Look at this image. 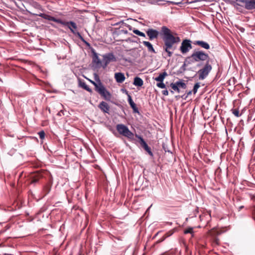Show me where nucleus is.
I'll use <instances>...</instances> for the list:
<instances>
[{
  "label": "nucleus",
  "mask_w": 255,
  "mask_h": 255,
  "mask_svg": "<svg viewBox=\"0 0 255 255\" xmlns=\"http://www.w3.org/2000/svg\"><path fill=\"white\" fill-rule=\"evenodd\" d=\"M116 129L118 132L129 139H133L134 134L128 129L126 125L120 124L116 126Z\"/></svg>",
  "instance_id": "3"
},
{
  "label": "nucleus",
  "mask_w": 255,
  "mask_h": 255,
  "mask_svg": "<svg viewBox=\"0 0 255 255\" xmlns=\"http://www.w3.org/2000/svg\"><path fill=\"white\" fill-rule=\"evenodd\" d=\"M184 233L185 234H192V233H193V228L190 227V228H188L186 229L184 231Z\"/></svg>",
  "instance_id": "29"
},
{
  "label": "nucleus",
  "mask_w": 255,
  "mask_h": 255,
  "mask_svg": "<svg viewBox=\"0 0 255 255\" xmlns=\"http://www.w3.org/2000/svg\"><path fill=\"white\" fill-rule=\"evenodd\" d=\"M175 83L178 88H181L183 89H185L186 88V84L182 80L177 81L175 82Z\"/></svg>",
  "instance_id": "23"
},
{
  "label": "nucleus",
  "mask_w": 255,
  "mask_h": 255,
  "mask_svg": "<svg viewBox=\"0 0 255 255\" xmlns=\"http://www.w3.org/2000/svg\"><path fill=\"white\" fill-rule=\"evenodd\" d=\"M101 86L98 89L97 92L106 100L110 101L112 98V94L109 92L102 83H100Z\"/></svg>",
  "instance_id": "7"
},
{
  "label": "nucleus",
  "mask_w": 255,
  "mask_h": 255,
  "mask_svg": "<svg viewBox=\"0 0 255 255\" xmlns=\"http://www.w3.org/2000/svg\"><path fill=\"white\" fill-rule=\"evenodd\" d=\"M232 114L236 117H239L241 116V114H240V112L239 109H233L231 110Z\"/></svg>",
  "instance_id": "25"
},
{
  "label": "nucleus",
  "mask_w": 255,
  "mask_h": 255,
  "mask_svg": "<svg viewBox=\"0 0 255 255\" xmlns=\"http://www.w3.org/2000/svg\"><path fill=\"white\" fill-rule=\"evenodd\" d=\"M96 77H97V79H96V81L98 83H96L92 80H90V82L95 86V90L97 91L98 90V89L99 88V87L101 86L100 83H102L101 82V80L98 78V75L97 74L95 75Z\"/></svg>",
  "instance_id": "21"
},
{
  "label": "nucleus",
  "mask_w": 255,
  "mask_h": 255,
  "mask_svg": "<svg viewBox=\"0 0 255 255\" xmlns=\"http://www.w3.org/2000/svg\"><path fill=\"white\" fill-rule=\"evenodd\" d=\"M146 32L150 40L157 38L159 34L158 31L152 28L148 29Z\"/></svg>",
  "instance_id": "11"
},
{
  "label": "nucleus",
  "mask_w": 255,
  "mask_h": 255,
  "mask_svg": "<svg viewBox=\"0 0 255 255\" xmlns=\"http://www.w3.org/2000/svg\"><path fill=\"white\" fill-rule=\"evenodd\" d=\"M212 66L209 61H207L203 67L199 70L197 73L198 75V79L200 80L205 79L209 75L212 70Z\"/></svg>",
  "instance_id": "5"
},
{
  "label": "nucleus",
  "mask_w": 255,
  "mask_h": 255,
  "mask_svg": "<svg viewBox=\"0 0 255 255\" xmlns=\"http://www.w3.org/2000/svg\"><path fill=\"white\" fill-rule=\"evenodd\" d=\"M143 81L141 78L136 77L134 78L133 84L136 86L141 87L143 85Z\"/></svg>",
  "instance_id": "19"
},
{
  "label": "nucleus",
  "mask_w": 255,
  "mask_h": 255,
  "mask_svg": "<svg viewBox=\"0 0 255 255\" xmlns=\"http://www.w3.org/2000/svg\"><path fill=\"white\" fill-rule=\"evenodd\" d=\"M170 86L172 88V89L173 90H174V91H176V90H178V86L177 85H176V84L175 83H171L170 84Z\"/></svg>",
  "instance_id": "31"
},
{
  "label": "nucleus",
  "mask_w": 255,
  "mask_h": 255,
  "mask_svg": "<svg viewBox=\"0 0 255 255\" xmlns=\"http://www.w3.org/2000/svg\"><path fill=\"white\" fill-rule=\"evenodd\" d=\"M80 86L82 88L86 91L89 92H92L91 89L85 82L81 83Z\"/></svg>",
  "instance_id": "24"
},
{
  "label": "nucleus",
  "mask_w": 255,
  "mask_h": 255,
  "mask_svg": "<svg viewBox=\"0 0 255 255\" xmlns=\"http://www.w3.org/2000/svg\"><path fill=\"white\" fill-rule=\"evenodd\" d=\"M194 44L207 50L210 48V45L207 42L204 41L196 40L194 41Z\"/></svg>",
  "instance_id": "15"
},
{
  "label": "nucleus",
  "mask_w": 255,
  "mask_h": 255,
  "mask_svg": "<svg viewBox=\"0 0 255 255\" xmlns=\"http://www.w3.org/2000/svg\"><path fill=\"white\" fill-rule=\"evenodd\" d=\"M162 93V94L165 96H167L168 95V91L167 90H163Z\"/></svg>",
  "instance_id": "33"
},
{
  "label": "nucleus",
  "mask_w": 255,
  "mask_h": 255,
  "mask_svg": "<svg viewBox=\"0 0 255 255\" xmlns=\"http://www.w3.org/2000/svg\"><path fill=\"white\" fill-rule=\"evenodd\" d=\"M38 181V180L37 179H33L32 181V183H35V182H37Z\"/></svg>",
  "instance_id": "38"
},
{
  "label": "nucleus",
  "mask_w": 255,
  "mask_h": 255,
  "mask_svg": "<svg viewBox=\"0 0 255 255\" xmlns=\"http://www.w3.org/2000/svg\"><path fill=\"white\" fill-rule=\"evenodd\" d=\"M245 7L247 9H255V0H246Z\"/></svg>",
  "instance_id": "16"
},
{
  "label": "nucleus",
  "mask_w": 255,
  "mask_h": 255,
  "mask_svg": "<svg viewBox=\"0 0 255 255\" xmlns=\"http://www.w3.org/2000/svg\"><path fill=\"white\" fill-rule=\"evenodd\" d=\"M27 12L30 13L31 15H36V16H39L40 17H41L45 19H47V20H50V21H54V22H57L58 23H61V19H57V18H56L55 17H53V16H50L49 15H48V14H45V13H40L39 14H35V13H33L28 10H27Z\"/></svg>",
  "instance_id": "9"
},
{
  "label": "nucleus",
  "mask_w": 255,
  "mask_h": 255,
  "mask_svg": "<svg viewBox=\"0 0 255 255\" xmlns=\"http://www.w3.org/2000/svg\"><path fill=\"white\" fill-rule=\"evenodd\" d=\"M93 53V59L92 62L93 63L95 64L97 66H100L101 64V61L100 59L99 58L98 54L95 51H92Z\"/></svg>",
  "instance_id": "17"
},
{
  "label": "nucleus",
  "mask_w": 255,
  "mask_h": 255,
  "mask_svg": "<svg viewBox=\"0 0 255 255\" xmlns=\"http://www.w3.org/2000/svg\"><path fill=\"white\" fill-rule=\"evenodd\" d=\"M209 55L202 50H195L190 56H188L185 60V63L191 64L193 63L199 61H208Z\"/></svg>",
  "instance_id": "2"
},
{
  "label": "nucleus",
  "mask_w": 255,
  "mask_h": 255,
  "mask_svg": "<svg viewBox=\"0 0 255 255\" xmlns=\"http://www.w3.org/2000/svg\"><path fill=\"white\" fill-rule=\"evenodd\" d=\"M115 79L117 83H122L126 79L124 73L117 72L115 74Z\"/></svg>",
  "instance_id": "14"
},
{
  "label": "nucleus",
  "mask_w": 255,
  "mask_h": 255,
  "mask_svg": "<svg viewBox=\"0 0 255 255\" xmlns=\"http://www.w3.org/2000/svg\"><path fill=\"white\" fill-rule=\"evenodd\" d=\"M175 91H177L178 93H179L180 92L179 88L178 87V90H176Z\"/></svg>",
  "instance_id": "39"
},
{
  "label": "nucleus",
  "mask_w": 255,
  "mask_h": 255,
  "mask_svg": "<svg viewBox=\"0 0 255 255\" xmlns=\"http://www.w3.org/2000/svg\"><path fill=\"white\" fill-rule=\"evenodd\" d=\"M135 136L139 140V143L142 147L146 150L148 153L151 156H153V153L151 150L150 148L148 146L147 144L144 141L143 138L140 135L135 134Z\"/></svg>",
  "instance_id": "10"
},
{
  "label": "nucleus",
  "mask_w": 255,
  "mask_h": 255,
  "mask_svg": "<svg viewBox=\"0 0 255 255\" xmlns=\"http://www.w3.org/2000/svg\"><path fill=\"white\" fill-rule=\"evenodd\" d=\"M142 44L147 48V50H148V52H152L153 53H156V52L151 43H150L148 41H143L142 42Z\"/></svg>",
  "instance_id": "18"
},
{
  "label": "nucleus",
  "mask_w": 255,
  "mask_h": 255,
  "mask_svg": "<svg viewBox=\"0 0 255 255\" xmlns=\"http://www.w3.org/2000/svg\"><path fill=\"white\" fill-rule=\"evenodd\" d=\"M200 85L199 83H197L194 85V88L193 89V92L194 94H195L197 93L198 89L200 87Z\"/></svg>",
  "instance_id": "27"
},
{
  "label": "nucleus",
  "mask_w": 255,
  "mask_h": 255,
  "mask_svg": "<svg viewBox=\"0 0 255 255\" xmlns=\"http://www.w3.org/2000/svg\"><path fill=\"white\" fill-rule=\"evenodd\" d=\"M30 4L32 7L36 9L42 10L41 5L36 1H31Z\"/></svg>",
  "instance_id": "22"
},
{
  "label": "nucleus",
  "mask_w": 255,
  "mask_h": 255,
  "mask_svg": "<svg viewBox=\"0 0 255 255\" xmlns=\"http://www.w3.org/2000/svg\"><path fill=\"white\" fill-rule=\"evenodd\" d=\"M99 108L101 109L102 111H103L105 113L108 114L109 113L110 109V106L105 102H101L99 105Z\"/></svg>",
  "instance_id": "13"
},
{
  "label": "nucleus",
  "mask_w": 255,
  "mask_h": 255,
  "mask_svg": "<svg viewBox=\"0 0 255 255\" xmlns=\"http://www.w3.org/2000/svg\"><path fill=\"white\" fill-rule=\"evenodd\" d=\"M60 24L66 26L73 34L77 36L80 39L84 40L81 34L77 31V26L75 22L72 21H65L62 20Z\"/></svg>",
  "instance_id": "4"
},
{
  "label": "nucleus",
  "mask_w": 255,
  "mask_h": 255,
  "mask_svg": "<svg viewBox=\"0 0 255 255\" xmlns=\"http://www.w3.org/2000/svg\"><path fill=\"white\" fill-rule=\"evenodd\" d=\"M161 1V0H151V4H156L158 1Z\"/></svg>",
  "instance_id": "34"
},
{
  "label": "nucleus",
  "mask_w": 255,
  "mask_h": 255,
  "mask_svg": "<svg viewBox=\"0 0 255 255\" xmlns=\"http://www.w3.org/2000/svg\"><path fill=\"white\" fill-rule=\"evenodd\" d=\"M246 0H236V1H239L245 4Z\"/></svg>",
  "instance_id": "36"
},
{
  "label": "nucleus",
  "mask_w": 255,
  "mask_h": 255,
  "mask_svg": "<svg viewBox=\"0 0 255 255\" xmlns=\"http://www.w3.org/2000/svg\"><path fill=\"white\" fill-rule=\"evenodd\" d=\"M191 43L190 39L183 40L180 47V50L183 54L187 53L192 48Z\"/></svg>",
  "instance_id": "6"
},
{
  "label": "nucleus",
  "mask_w": 255,
  "mask_h": 255,
  "mask_svg": "<svg viewBox=\"0 0 255 255\" xmlns=\"http://www.w3.org/2000/svg\"><path fill=\"white\" fill-rule=\"evenodd\" d=\"M246 0H236V1H239L245 4Z\"/></svg>",
  "instance_id": "35"
},
{
  "label": "nucleus",
  "mask_w": 255,
  "mask_h": 255,
  "mask_svg": "<svg viewBox=\"0 0 255 255\" xmlns=\"http://www.w3.org/2000/svg\"><path fill=\"white\" fill-rule=\"evenodd\" d=\"M156 86L161 89H164L165 88V85L163 83V82H159V83H157L156 84Z\"/></svg>",
  "instance_id": "30"
},
{
  "label": "nucleus",
  "mask_w": 255,
  "mask_h": 255,
  "mask_svg": "<svg viewBox=\"0 0 255 255\" xmlns=\"http://www.w3.org/2000/svg\"><path fill=\"white\" fill-rule=\"evenodd\" d=\"M133 32L134 34H136L137 35H139L140 36H142V37H145V34L143 32L140 31L138 29H133Z\"/></svg>",
  "instance_id": "26"
},
{
  "label": "nucleus",
  "mask_w": 255,
  "mask_h": 255,
  "mask_svg": "<svg viewBox=\"0 0 255 255\" xmlns=\"http://www.w3.org/2000/svg\"><path fill=\"white\" fill-rule=\"evenodd\" d=\"M167 75L166 72L160 73L157 77L155 78L154 80L157 82H163L165 76Z\"/></svg>",
  "instance_id": "20"
},
{
  "label": "nucleus",
  "mask_w": 255,
  "mask_h": 255,
  "mask_svg": "<svg viewBox=\"0 0 255 255\" xmlns=\"http://www.w3.org/2000/svg\"><path fill=\"white\" fill-rule=\"evenodd\" d=\"M38 134L39 137L41 139H43L44 138L45 134V132L44 131V130L40 131L39 132H38Z\"/></svg>",
  "instance_id": "28"
},
{
  "label": "nucleus",
  "mask_w": 255,
  "mask_h": 255,
  "mask_svg": "<svg viewBox=\"0 0 255 255\" xmlns=\"http://www.w3.org/2000/svg\"><path fill=\"white\" fill-rule=\"evenodd\" d=\"M160 34L162 36L164 42L163 49L167 53L168 56L171 57L175 49L173 46L174 44L178 43L180 41V38L177 36H174L171 30L165 26L161 27Z\"/></svg>",
  "instance_id": "1"
},
{
  "label": "nucleus",
  "mask_w": 255,
  "mask_h": 255,
  "mask_svg": "<svg viewBox=\"0 0 255 255\" xmlns=\"http://www.w3.org/2000/svg\"><path fill=\"white\" fill-rule=\"evenodd\" d=\"M125 92H126L127 94L128 95V104H129L131 108L132 109L133 112L135 113H138V108L136 107V104L134 103L130 95L128 94V91L125 90Z\"/></svg>",
  "instance_id": "12"
},
{
  "label": "nucleus",
  "mask_w": 255,
  "mask_h": 255,
  "mask_svg": "<svg viewBox=\"0 0 255 255\" xmlns=\"http://www.w3.org/2000/svg\"><path fill=\"white\" fill-rule=\"evenodd\" d=\"M192 91H189V92L187 93V97L188 96H189V95H191V93H192Z\"/></svg>",
  "instance_id": "37"
},
{
  "label": "nucleus",
  "mask_w": 255,
  "mask_h": 255,
  "mask_svg": "<svg viewBox=\"0 0 255 255\" xmlns=\"http://www.w3.org/2000/svg\"><path fill=\"white\" fill-rule=\"evenodd\" d=\"M117 58L113 53H108L103 55V68H106L111 62H116Z\"/></svg>",
  "instance_id": "8"
},
{
  "label": "nucleus",
  "mask_w": 255,
  "mask_h": 255,
  "mask_svg": "<svg viewBox=\"0 0 255 255\" xmlns=\"http://www.w3.org/2000/svg\"><path fill=\"white\" fill-rule=\"evenodd\" d=\"M172 234V232H169L168 233H167L166 234V236L163 239H162L161 241H160V242H162L166 238L168 237H169Z\"/></svg>",
  "instance_id": "32"
}]
</instances>
